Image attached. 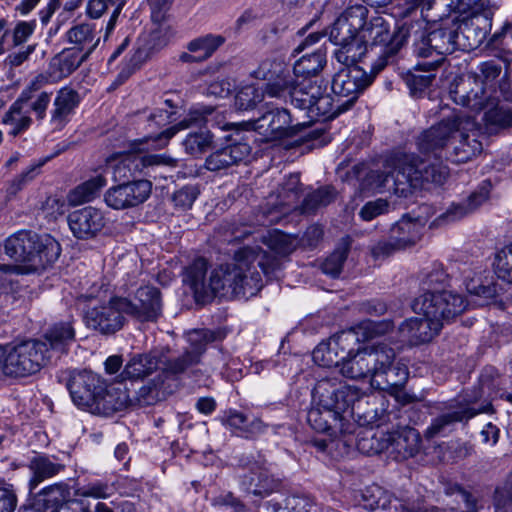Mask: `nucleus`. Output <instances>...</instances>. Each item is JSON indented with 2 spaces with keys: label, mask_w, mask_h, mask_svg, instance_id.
<instances>
[{
  "label": "nucleus",
  "mask_w": 512,
  "mask_h": 512,
  "mask_svg": "<svg viewBox=\"0 0 512 512\" xmlns=\"http://www.w3.org/2000/svg\"><path fill=\"white\" fill-rule=\"evenodd\" d=\"M313 395L317 406L309 410L307 419L317 432L344 439L355 431L356 422L371 424L376 419V397L354 385L320 380Z\"/></svg>",
  "instance_id": "obj_1"
},
{
  "label": "nucleus",
  "mask_w": 512,
  "mask_h": 512,
  "mask_svg": "<svg viewBox=\"0 0 512 512\" xmlns=\"http://www.w3.org/2000/svg\"><path fill=\"white\" fill-rule=\"evenodd\" d=\"M255 261L264 274L269 272L270 256L259 247H243L236 251L232 263L221 265L212 272L208 287H205V281L200 287L194 272V301L205 305L218 295L230 298L254 295L262 287L261 275L253 265Z\"/></svg>",
  "instance_id": "obj_2"
},
{
  "label": "nucleus",
  "mask_w": 512,
  "mask_h": 512,
  "mask_svg": "<svg viewBox=\"0 0 512 512\" xmlns=\"http://www.w3.org/2000/svg\"><path fill=\"white\" fill-rule=\"evenodd\" d=\"M446 177V168L441 164L421 160L412 153L396 152L385 159L382 169L370 171L366 181L377 192L404 196L425 183L440 185Z\"/></svg>",
  "instance_id": "obj_3"
},
{
  "label": "nucleus",
  "mask_w": 512,
  "mask_h": 512,
  "mask_svg": "<svg viewBox=\"0 0 512 512\" xmlns=\"http://www.w3.org/2000/svg\"><path fill=\"white\" fill-rule=\"evenodd\" d=\"M467 303L462 296H426L413 302V311L423 318H410L398 327L399 338L410 345L430 342L441 331L444 322L461 314Z\"/></svg>",
  "instance_id": "obj_4"
},
{
  "label": "nucleus",
  "mask_w": 512,
  "mask_h": 512,
  "mask_svg": "<svg viewBox=\"0 0 512 512\" xmlns=\"http://www.w3.org/2000/svg\"><path fill=\"white\" fill-rule=\"evenodd\" d=\"M459 134L458 144L453 148L454 162H467L481 153L483 147L479 138L476 123L459 111H453L438 124L424 131L417 141L423 153H436L450 142L455 134Z\"/></svg>",
  "instance_id": "obj_5"
},
{
  "label": "nucleus",
  "mask_w": 512,
  "mask_h": 512,
  "mask_svg": "<svg viewBox=\"0 0 512 512\" xmlns=\"http://www.w3.org/2000/svg\"><path fill=\"white\" fill-rule=\"evenodd\" d=\"M254 78L266 81L265 93L274 98H289L292 105L307 110L314 98L320 95L316 80L294 78L289 67L282 61L265 60L252 74Z\"/></svg>",
  "instance_id": "obj_6"
},
{
  "label": "nucleus",
  "mask_w": 512,
  "mask_h": 512,
  "mask_svg": "<svg viewBox=\"0 0 512 512\" xmlns=\"http://www.w3.org/2000/svg\"><path fill=\"white\" fill-rule=\"evenodd\" d=\"M459 16H448L444 20L428 23L421 28L419 24L409 26L413 52L422 58H434L428 62L430 67H437L443 56L461 50L458 26Z\"/></svg>",
  "instance_id": "obj_7"
},
{
  "label": "nucleus",
  "mask_w": 512,
  "mask_h": 512,
  "mask_svg": "<svg viewBox=\"0 0 512 512\" xmlns=\"http://www.w3.org/2000/svg\"><path fill=\"white\" fill-rule=\"evenodd\" d=\"M502 73L500 61L480 63L475 71L455 81L450 95L456 104L479 111L485 108L496 92V84Z\"/></svg>",
  "instance_id": "obj_8"
},
{
  "label": "nucleus",
  "mask_w": 512,
  "mask_h": 512,
  "mask_svg": "<svg viewBox=\"0 0 512 512\" xmlns=\"http://www.w3.org/2000/svg\"><path fill=\"white\" fill-rule=\"evenodd\" d=\"M410 35L409 26L403 25L392 30L391 21L383 16H373L362 20L359 37L369 49L380 48L378 59L372 64L374 74L382 71L388 64L393 63L396 55L406 43Z\"/></svg>",
  "instance_id": "obj_9"
},
{
  "label": "nucleus",
  "mask_w": 512,
  "mask_h": 512,
  "mask_svg": "<svg viewBox=\"0 0 512 512\" xmlns=\"http://www.w3.org/2000/svg\"><path fill=\"white\" fill-rule=\"evenodd\" d=\"M4 252L11 259L26 263L30 271H37L55 262L61 247L49 235L21 231L5 240Z\"/></svg>",
  "instance_id": "obj_10"
},
{
  "label": "nucleus",
  "mask_w": 512,
  "mask_h": 512,
  "mask_svg": "<svg viewBox=\"0 0 512 512\" xmlns=\"http://www.w3.org/2000/svg\"><path fill=\"white\" fill-rule=\"evenodd\" d=\"M49 363L45 344L41 340L31 339L9 348L4 357L3 371L9 376L26 377L36 374Z\"/></svg>",
  "instance_id": "obj_11"
},
{
  "label": "nucleus",
  "mask_w": 512,
  "mask_h": 512,
  "mask_svg": "<svg viewBox=\"0 0 512 512\" xmlns=\"http://www.w3.org/2000/svg\"><path fill=\"white\" fill-rule=\"evenodd\" d=\"M191 363L179 360L172 366L164 367L154 378L143 384L131 396L132 408H142L165 401L179 386L181 375Z\"/></svg>",
  "instance_id": "obj_12"
},
{
  "label": "nucleus",
  "mask_w": 512,
  "mask_h": 512,
  "mask_svg": "<svg viewBox=\"0 0 512 512\" xmlns=\"http://www.w3.org/2000/svg\"><path fill=\"white\" fill-rule=\"evenodd\" d=\"M394 324L391 320L385 319L382 321H363L356 327L349 330L341 331L326 342L325 346H329V352L339 369L341 362L345 359L347 354L351 353L354 346L360 341H367L374 337L381 336L392 330Z\"/></svg>",
  "instance_id": "obj_13"
},
{
  "label": "nucleus",
  "mask_w": 512,
  "mask_h": 512,
  "mask_svg": "<svg viewBox=\"0 0 512 512\" xmlns=\"http://www.w3.org/2000/svg\"><path fill=\"white\" fill-rule=\"evenodd\" d=\"M295 121L294 116L285 109H275L266 112L254 121L233 123V126H241L245 130H254L267 141L280 140L292 137L306 127V121Z\"/></svg>",
  "instance_id": "obj_14"
},
{
  "label": "nucleus",
  "mask_w": 512,
  "mask_h": 512,
  "mask_svg": "<svg viewBox=\"0 0 512 512\" xmlns=\"http://www.w3.org/2000/svg\"><path fill=\"white\" fill-rule=\"evenodd\" d=\"M179 360L192 361L190 352L186 351L179 356H172L167 347L155 348L147 353L133 355L126 363L121 376L124 379L139 380L149 377L153 372L164 370Z\"/></svg>",
  "instance_id": "obj_15"
},
{
  "label": "nucleus",
  "mask_w": 512,
  "mask_h": 512,
  "mask_svg": "<svg viewBox=\"0 0 512 512\" xmlns=\"http://www.w3.org/2000/svg\"><path fill=\"white\" fill-rule=\"evenodd\" d=\"M120 300L121 296H114L89 307L84 315L87 327L104 336L120 331L127 321Z\"/></svg>",
  "instance_id": "obj_16"
},
{
  "label": "nucleus",
  "mask_w": 512,
  "mask_h": 512,
  "mask_svg": "<svg viewBox=\"0 0 512 512\" xmlns=\"http://www.w3.org/2000/svg\"><path fill=\"white\" fill-rule=\"evenodd\" d=\"M375 75L367 74L359 66L346 67L338 71L331 84L333 94L338 97L337 107L349 110L359 94L372 83Z\"/></svg>",
  "instance_id": "obj_17"
},
{
  "label": "nucleus",
  "mask_w": 512,
  "mask_h": 512,
  "mask_svg": "<svg viewBox=\"0 0 512 512\" xmlns=\"http://www.w3.org/2000/svg\"><path fill=\"white\" fill-rule=\"evenodd\" d=\"M383 346L385 344L367 346L363 349H358L355 353L351 350V353L347 354L341 362L339 370L341 375L354 380L369 377L370 384L372 385V379L376 375L377 366L379 364L384 365L388 360L387 355L383 354Z\"/></svg>",
  "instance_id": "obj_18"
},
{
  "label": "nucleus",
  "mask_w": 512,
  "mask_h": 512,
  "mask_svg": "<svg viewBox=\"0 0 512 512\" xmlns=\"http://www.w3.org/2000/svg\"><path fill=\"white\" fill-rule=\"evenodd\" d=\"M472 4L465 14H454L459 16L458 26L460 34V47L462 51H469L477 48L486 38L491 28L493 13L490 9L479 8L478 2Z\"/></svg>",
  "instance_id": "obj_19"
},
{
  "label": "nucleus",
  "mask_w": 512,
  "mask_h": 512,
  "mask_svg": "<svg viewBox=\"0 0 512 512\" xmlns=\"http://www.w3.org/2000/svg\"><path fill=\"white\" fill-rule=\"evenodd\" d=\"M120 303L127 316L139 322H155L162 314L161 293L155 287H140L133 296L122 297Z\"/></svg>",
  "instance_id": "obj_20"
},
{
  "label": "nucleus",
  "mask_w": 512,
  "mask_h": 512,
  "mask_svg": "<svg viewBox=\"0 0 512 512\" xmlns=\"http://www.w3.org/2000/svg\"><path fill=\"white\" fill-rule=\"evenodd\" d=\"M475 0H405L403 16L419 10L421 18L428 23L444 20L453 14H465Z\"/></svg>",
  "instance_id": "obj_21"
},
{
  "label": "nucleus",
  "mask_w": 512,
  "mask_h": 512,
  "mask_svg": "<svg viewBox=\"0 0 512 512\" xmlns=\"http://www.w3.org/2000/svg\"><path fill=\"white\" fill-rule=\"evenodd\" d=\"M376 421L377 419L371 424L364 425L357 422L355 431L346 435L342 440L343 444L346 447L356 446L361 453L367 455L378 454L390 449L389 431L380 427L374 428L372 425Z\"/></svg>",
  "instance_id": "obj_22"
},
{
  "label": "nucleus",
  "mask_w": 512,
  "mask_h": 512,
  "mask_svg": "<svg viewBox=\"0 0 512 512\" xmlns=\"http://www.w3.org/2000/svg\"><path fill=\"white\" fill-rule=\"evenodd\" d=\"M101 378L88 370L71 371L66 387L75 405L91 410L97 395L102 392Z\"/></svg>",
  "instance_id": "obj_23"
},
{
  "label": "nucleus",
  "mask_w": 512,
  "mask_h": 512,
  "mask_svg": "<svg viewBox=\"0 0 512 512\" xmlns=\"http://www.w3.org/2000/svg\"><path fill=\"white\" fill-rule=\"evenodd\" d=\"M152 183L148 180L126 182L109 188L105 193L106 204L116 210L136 207L150 196Z\"/></svg>",
  "instance_id": "obj_24"
},
{
  "label": "nucleus",
  "mask_w": 512,
  "mask_h": 512,
  "mask_svg": "<svg viewBox=\"0 0 512 512\" xmlns=\"http://www.w3.org/2000/svg\"><path fill=\"white\" fill-rule=\"evenodd\" d=\"M368 9L360 4L348 7L332 24L329 39L339 46L357 37L362 20L367 18Z\"/></svg>",
  "instance_id": "obj_25"
},
{
  "label": "nucleus",
  "mask_w": 512,
  "mask_h": 512,
  "mask_svg": "<svg viewBox=\"0 0 512 512\" xmlns=\"http://www.w3.org/2000/svg\"><path fill=\"white\" fill-rule=\"evenodd\" d=\"M68 224L76 238L90 239L103 229L105 218L102 211L88 206L70 213Z\"/></svg>",
  "instance_id": "obj_26"
},
{
  "label": "nucleus",
  "mask_w": 512,
  "mask_h": 512,
  "mask_svg": "<svg viewBox=\"0 0 512 512\" xmlns=\"http://www.w3.org/2000/svg\"><path fill=\"white\" fill-rule=\"evenodd\" d=\"M383 354L387 355L388 360L384 365L379 364L375 377L372 379V387L379 390H388L399 388L404 385L408 378L406 366L394 364L395 351L393 348L383 346Z\"/></svg>",
  "instance_id": "obj_27"
},
{
  "label": "nucleus",
  "mask_w": 512,
  "mask_h": 512,
  "mask_svg": "<svg viewBox=\"0 0 512 512\" xmlns=\"http://www.w3.org/2000/svg\"><path fill=\"white\" fill-rule=\"evenodd\" d=\"M490 409V404L478 410L462 406H450L448 412H445L432 420L431 424L425 430L424 435L428 439L444 435L451 430L455 423L467 421L479 413L489 412Z\"/></svg>",
  "instance_id": "obj_28"
},
{
  "label": "nucleus",
  "mask_w": 512,
  "mask_h": 512,
  "mask_svg": "<svg viewBox=\"0 0 512 512\" xmlns=\"http://www.w3.org/2000/svg\"><path fill=\"white\" fill-rule=\"evenodd\" d=\"M47 347L49 361L59 358L67 353L70 345L75 341V328L71 321L59 322L50 327L40 339Z\"/></svg>",
  "instance_id": "obj_29"
},
{
  "label": "nucleus",
  "mask_w": 512,
  "mask_h": 512,
  "mask_svg": "<svg viewBox=\"0 0 512 512\" xmlns=\"http://www.w3.org/2000/svg\"><path fill=\"white\" fill-rule=\"evenodd\" d=\"M97 395L95 404L91 408V412L99 415L109 416L114 412L121 411L127 407H132L131 396L120 388L111 386L107 387L102 383V392Z\"/></svg>",
  "instance_id": "obj_30"
},
{
  "label": "nucleus",
  "mask_w": 512,
  "mask_h": 512,
  "mask_svg": "<svg viewBox=\"0 0 512 512\" xmlns=\"http://www.w3.org/2000/svg\"><path fill=\"white\" fill-rule=\"evenodd\" d=\"M164 163V159L159 155H124L111 166L112 177L115 181H122L135 176L136 172H141L143 166H153Z\"/></svg>",
  "instance_id": "obj_31"
},
{
  "label": "nucleus",
  "mask_w": 512,
  "mask_h": 512,
  "mask_svg": "<svg viewBox=\"0 0 512 512\" xmlns=\"http://www.w3.org/2000/svg\"><path fill=\"white\" fill-rule=\"evenodd\" d=\"M489 187L490 184H485L479 190L473 192L464 202L452 204L436 221L440 223L454 222L474 212L487 201Z\"/></svg>",
  "instance_id": "obj_32"
},
{
  "label": "nucleus",
  "mask_w": 512,
  "mask_h": 512,
  "mask_svg": "<svg viewBox=\"0 0 512 512\" xmlns=\"http://www.w3.org/2000/svg\"><path fill=\"white\" fill-rule=\"evenodd\" d=\"M423 224L419 220L403 217L390 230L393 247L400 249L414 245L421 237Z\"/></svg>",
  "instance_id": "obj_33"
},
{
  "label": "nucleus",
  "mask_w": 512,
  "mask_h": 512,
  "mask_svg": "<svg viewBox=\"0 0 512 512\" xmlns=\"http://www.w3.org/2000/svg\"><path fill=\"white\" fill-rule=\"evenodd\" d=\"M67 40L74 45L73 48L81 50L89 57L99 44L100 36L94 24L80 23L68 30Z\"/></svg>",
  "instance_id": "obj_34"
},
{
  "label": "nucleus",
  "mask_w": 512,
  "mask_h": 512,
  "mask_svg": "<svg viewBox=\"0 0 512 512\" xmlns=\"http://www.w3.org/2000/svg\"><path fill=\"white\" fill-rule=\"evenodd\" d=\"M390 448L401 458L414 456L420 449L421 439L419 433L409 427L390 432Z\"/></svg>",
  "instance_id": "obj_35"
},
{
  "label": "nucleus",
  "mask_w": 512,
  "mask_h": 512,
  "mask_svg": "<svg viewBox=\"0 0 512 512\" xmlns=\"http://www.w3.org/2000/svg\"><path fill=\"white\" fill-rule=\"evenodd\" d=\"M87 54L75 48H66L52 58L50 71L53 77L61 79L72 74L84 61Z\"/></svg>",
  "instance_id": "obj_36"
},
{
  "label": "nucleus",
  "mask_w": 512,
  "mask_h": 512,
  "mask_svg": "<svg viewBox=\"0 0 512 512\" xmlns=\"http://www.w3.org/2000/svg\"><path fill=\"white\" fill-rule=\"evenodd\" d=\"M69 496V491L60 484L51 485L39 492L30 507L24 512H45L48 509L56 510Z\"/></svg>",
  "instance_id": "obj_37"
},
{
  "label": "nucleus",
  "mask_w": 512,
  "mask_h": 512,
  "mask_svg": "<svg viewBox=\"0 0 512 512\" xmlns=\"http://www.w3.org/2000/svg\"><path fill=\"white\" fill-rule=\"evenodd\" d=\"M79 102L80 96L77 91L70 87L61 88L54 100L51 121L57 125L65 124Z\"/></svg>",
  "instance_id": "obj_38"
},
{
  "label": "nucleus",
  "mask_w": 512,
  "mask_h": 512,
  "mask_svg": "<svg viewBox=\"0 0 512 512\" xmlns=\"http://www.w3.org/2000/svg\"><path fill=\"white\" fill-rule=\"evenodd\" d=\"M337 103L338 97L324 94L320 86V95L314 98L313 103L306 110L307 117L309 118L306 126L313 121L332 119L347 111L337 107Z\"/></svg>",
  "instance_id": "obj_39"
},
{
  "label": "nucleus",
  "mask_w": 512,
  "mask_h": 512,
  "mask_svg": "<svg viewBox=\"0 0 512 512\" xmlns=\"http://www.w3.org/2000/svg\"><path fill=\"white\" fill-rule=\"evenodd\" d=\"M28 467L33 474L29 482L30 490H34L42 481L57 475L64 469V465L46 455L34 456Z\"/></svg>",
  "instance_id": "obj_40"
},
{
  "label": "nucleus",
  "mask_w": 512,
  "mask_h": 512,
  "mask_svg": "<svg viewBox=\"0 0 512 512\" xmlns=\"http://www.w3.org/2000/svg\"><path fill=\"white\" fill-rule=\"evenodd\" d=\"M326 63V55L321 49L303 55L293 66L294 78H311L317 75Z\"/></svg>",
  "instance_id": "obj_41"
},
{
  "label": "nucleus",
  "mask_w": 512,
  "mask_h": 512,
  "mask_svg": "<svg viewBox=\"0 0 512 512\" xmlns=\"http://www.w3.org/2000/svg\"><path fill=\"white\" fill-rule=\"evenodd\" d=\"M447 283V274L441 266H434L431 270L424 273L421 280V287L423 294L419 298L426 296H443L450 294L452 296H460L459 294L445 290L444 287Z\"/></svg>",
  "instance_id": "obj_42"
},
{
  "label": "nucleus",
  "mask_w": 512,
  "mask_h": 512,
  "mask_svg": "<svg viewBox=\"0 0 512 512\" xmlns=\"http://www.w3.org/2000/svg\"><path fill=\"white\" fill-rule=\"evenodd\" d=\"M368 51L369 47L360 39L359 34H357L356 38L340 44L335 50L334 55L339 63L346 67H352L356 66L355 64L360 61Z\"/></svg>",
  "instance_id": "obj_43"
},
{
  "label": "nucleus",
  "mask_w": 512,
  "mask_h": 512,
  "mask_svg": "<svg viewBox=\"0 0 512 512\" xmlns=\"http://www.w3.org/2000/svg\"><path fill=\"white\" fill-rule=\"evenodd\" d=\"M105 185L106 178L102 174L91 177L69 193L68 201L73 206L89 202L99 194Z\"/></svg>",
  "instance_id": "obj_44"
},
{
  "label": "nucleus",
  "mask_w": 512,
  "mask_h": 512,
  "mask_svg": "<svg viewBox=\"0 0 512 512\" xmlns=\"http://www.w3.org/2000/svg\"><path fill=\"white\" fill-rule=\"evenodd\" d=\"M244 489L255 496L264 497L273 492L277 484L267 475L263 470L259 472H250L249 475H245L242 481Z\"/></svg>",
  "instance_id": "obj_45"
},
{
  "label": "nucleus",
  "mask_w": 512,
  "mask_h": 512,
  "mask_svg": "<svg viewBox=\"0 0 512 512\" xmlns=\"http://www.w3.org/2000/svg\"><path fill=\"white\" fill-rule=\"evenodd\" d=\"M262 241L268 248L281 256L291 254L298 245L296 237L285 234L279 230L268 232V234L263 237Z\"/></svg>",
  "instance_id": "obj_46"
},
{
  "label": "nucleus",
  "mask_w": 512,
  "mask_h": 512,
  "mask_svg": "<svg viewBox=\"0 0 512 512\" xmlns=\"http://www.w3.org/2000/svg\"><path fill=\"white\" fill-rule=\"evenodd\" d=\"M335 196L336 192L331 186L321 187L305 197L300 206V212L306 214L314 213L334 201Z\"/></svg>",
  "instance_id": "obj_47"
},
{
  "label": "nucleus",
  "mask_w": 512,
  "mask_h": 512,
  "mask_svg": "<svg viewBox=\"0 0 512 512\" xmlns=\"http://www.w3.org/2000/svg\"><path fill=\"white\" fill-rule=\"evenodd\" d=\"M225 421L228 427L233 429L236 433L245 435L246 437L255 432L262 431L263 428L261 420L254 419L249 422L247 416L237 410H230L227 413Z\"/></svg>",
  "instance_id": "obj_48"
},
{
  "label": "nucleus",
  "mask_w": 512,
  "mask_h": 512,
  "mask_svg": "<svg viewBox=\"0 0 512 512\" xmlns=\"http://www.w3.org/2000/svg\"><path fill=\"white\" fill-rule=\"evenodd\" d=\"M224 42V37L212 34L195 39L194 61H202L209 58Z\"/></svg>",
  "instance_id": "obj_49"
},
{
  "label": "nucleus",
  "mask_w": 512,
  "mask_h": 512,
  "mask_svg": "<svg viewBox=\"0 0 512 512\" xmlns=\"http://www.w3.org/2000/svg\"><path fill=\"white\" fill-rule=\"evenodd\" d=\"M493 267L499 279L512 283V242L495 254Z\"/></svg>",
  "instance_id": "obj_50"
},
{
  "label": "nucleus",
  "mask_w": 512,
  "mask_h": 512,
  "mask_svg": "<svg viewBox=\"0 0 512 512\" xmlns=\"http://www.w3.org/2000/svg\"><path fill=\"white\" fill-rule=\"evenodd\" d=\"M423 66L425 70L424 73L416 70L415 72L408 74L405 79L411 94L414 96L421 94L431 85L433 79L435 78L432 70H434L436 67H430L428 63H425Z\"/></svg>",
  "instance_id": "obj_51"
},
{
  "label": "nucleus",
  "mask_w": 512,
  "mask_h": 512,
  "mask_svg": "<svg viewBox=\"0 0 512 512\" xmlns=\"http://www.w3.org/2000/svg\"><path fill=\"white\" fill-rule=\"evenodd\" d=\"M116 487L114 483H108L100 480L89 482L77 490V494L82 497H92L96 499H106L114 494Z\"/></svg>",
  "instance_id": "obj_52"
},
{
  "label": "nucleus",
  "mask_w": 512,
  "mask_h": 512,
  "mask_svg": "<svg viewBox=\"0 0 512 512\" xmlns=\"http://www.w3.org/2000/svg\"><path fill=\"white\" fill-rule=\"evenodd\" d=\"M348 255V247L341 246L336 248L322 263L323 273L332 277H337L343 268Z\"/></svg>",
  "instance_id": "obj_53"
},
{
  "label": "nucleus",
  "mask_w": 512,
  "mask_h": 512,
  "mask_svg": "<svg viewBox=\"0 0 512 512\" xmlns=\"http://www.w3.org/2000/svg\"><path fill=\"white\" fill-rule=\"evenodd\" d=\"M42 165L43 162L31 165L26 171L15 177L7 186V197H15L27 184L33 181L39 174Z\"/></svg>",
  "instance_id": "obj_54"
},
{
  "label": "nucleus",
  "mask_w": 512,
  "mask_h": 512,
  "mask_svg": "<svg viewBox=\"0 0 512 512\" xmlns=\"http://www.w3.org/2000/svg\"><path fill=\"white\" fill-rule=\"evenodd\" d=\"M264 92L256 87L249 85L243 87L235 97V106L239 110L253 109L263 100Z\"/></svg>",
  "instance_id": "obj_55"
},
{
  "label": "nucleus",
  "mask_w": 512,
  "mask_h": 512,
  "mask_svg": "<svg viewBox=\"0 0 512 512\" xmlns=\"http://www.w3.org/2000/svg\"><path fill=\"white\" fill-rule=\"evenodd\" d=\"M146 56L147 53L144 49H136L129 60L122 65L121 70L113 83V88L118 87L129 79V77L140 67Z\"/></svg>",
  "instance_id": "obj_56"
},
{
  "label": "nucleus",
  "mask_w": 512,
  "mask_h": 512,
  "mask_svg": "<svg viewBox=\"0 0 512 512\" xmlns=\"http://www.w3.org/2000/svg\"><path fill=\"white\" fill-rule=\"evenodd\" d=\"M484 119L488 125L501 128L512 126V108L497 105L485 112Z\"/></svg>",
  "instance_id": "obj_57"
},
{
  "label": "nucleus",
  "mask_w": 512,
  "mask_h": 512,
  "mask_svg": "<svg viewBox=\"0 0 512 512\" xmlns=\"http://www.w3.org/2000/svg\"><path fill=\"white\" fill-rule=\"evenodd\" d=\"M300 177L298 174H291L282 184L279 196L282 198V204L292 206L300 198Z\"/></svg>",
  "instance_id": "obj_58"
},
{
  "label": "nucleus",
  "mask_w": 512,
  "mask_h": 512,
  "mask_svg": "<svg viewBox=\"0 0 512 512\" xmlns=\"http://www.w3.org/2000/svg\"><path fill=\"white\" fill-rule=\"evenodd\" d=\"M225 334L220 329H194V357L205 351L206 346L222 340Z\"/></svg>",
  "instance_id": "obj_59"
},
{
  "label": "nucleus",
  "mask_w": 512,
  "mask_h": 512,
  "mask_svg": "<svg viewBox=\"0 0 512 512\" xmlns=\"http://www.w3.org/2000/svg\"><path fill=\"white\" fill-rule=\"evenodd\" d=\"M314 501L308 496L295 495L285 499V506L275 508V512H313L315 510Z\"/></svg>",
  "instance_id": "obj_60"
},
{
  "label": "nucleus",
  "mask_w": 512,
  "mask_h": 512,
  "mask_svg": "<svg viewBox=\"0 0 512 512\" xmlns=\"http://www.w3.org/2000/svg\"><path fill=\"white\" fill-rule=\"evenodd\" d=\"M189 125V121L184 120L156 135L146 137L144 142L153 149H162L168 144L169 140L175 135L177 131L186 129L189 127Z\"/></svg>",
  "instance_id": "obj_61"
},
{
  "label": "nucleus",
  "mask_w": 512,
  "mask_h": 512,
  "mask_svg": "<svg viewBox=\"0 0 512 512\" xmlns=\"http://www.w3.org/2000/svg\"><path fill=\"white\" fill-rule=\"evenodd\" d=\"M389 203L384 199L367 202L360 210L359 215L364 221H371L388 211Z\"/></svg>",
  "instance_id": "obj_62"
},
{
  "label": "nucleus",
  "mask_w": 512,
  "mask_h": 512,
  "mask_svg": "<svg viewBox=\"0 0 512 512\" xmlns=\"http://www.w3.org/2000/svg\"><path fill=\"white\" fill-rule=\"evenodd\" d=\"M36 27L35 21H19L12 30L13 46L25 43L33 34Z\"/></svg>",
  "instance_id": "obj_63"
},
{
  "label": "nucleus",
  "mask_w": 512,
  "mask_h": 512,
  "mask_svg": "<svg viewBox=\"0 0 512 512\" xmlns=\"http://www.w3.org/2000/svg\"><path fill=\"white\" fill-rule=\"evenodd\" d=\"M329 346H325L323 342H321L312 353V358L314 362L322 367H332L337 366L331 353L329 352Z\"/></svg>",
  "instance_id": "obj_64"
}]
</instances>
